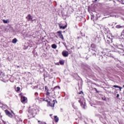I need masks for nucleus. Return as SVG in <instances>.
Wrapping results in <instances>:
<instances>
[{
    "instance_id": "obj_17",
    "label": "nucleus",
    "mask_w": 124,
    "mask_h": 124,
    "mask_svg": "<svg viewBox=\"0 0 124 124\" xmlns=\"http://www.w3.org/2000/svg\"><path fill=\"white\" fill-rule=\"evenodd\" d=\"M50 93H51L50 92V90H48V91L46 92V95L49 96L50 95Z\"/></svg>"
},
{
    "instance_id": "obj_30",
    "label": "nucleus",
    "mask_w": 124,
    "mask_h": 124,
    "mask_svg": "<svg viewBox=\"0 0 124 124\" xmlns=\"http://www.w3.org/2000/svg\"><path fill=\"white\" fill-rule=\"evenodd\" d=\"M119 96H120V94H117V97H119Z\"/></svg>"
},
{
    "instance_id": "obj_38",
    "label": "nucleus",
    "mask_w": 124,
    "mask_h": 124,
    "mask_svg": "<svg viewBox=\"0 0 124 124\" xmlns=\"http://www.w3.org/2000/svg\"><path fill=\"white\" fill-rule=\"evenodd\" d=\"M17 67L18 68V67H19V66H17Z\"/></svg>"
},
{
    "instance_id": "obj_29",
    "label": "nucleus",
    "mask_w": 124,
    "mask_h": 124,
    "mask_svg": "<svg viewBox=\"0 0 124 124\" xmlns=\"http://www.w3.org/2000/svg\"><path fill=\"white\" fill-rule=\"evenodd\" d=\"M3 124H6V122H5V121H3Z\"/></svg>"
},
{
    "instance_id": "obj_18",
    "label": "nucleus",
    "mask_w": 124,
    "mask_h": 124,
    "mask_svg": "<svg viewBox=\"0 0 124 124\" xmlns=\"http://www.w3.org/2000/svg\"><path fill=\"white\" fill-rule=\"evenodd\" d=\"M2 21L4 24H7L8 23V20L3 19Z\"/></svg>"
},
{
    "instance_id": "obj_9",
    "label": "nucleus",
    "mask_w": 124,
    "mask_h": 124,
    "mask_svg": "<svg viewBox=\"0 0 124 124\" xmlns=\"http://www.w3.org/2000/svg\"><path fill=\"white\" fill-rule=\"evenodd\" d=\"M78 102L80 104V106H81V107H82V108H83V109H86V105L83 104V102L81 100H79L78 101Z\"/></svg>"
},
{
    "instance_id": "obj_34",
    "label": "nucleus",
    "mask_w": 124,
    "mask_h": 124,
    "mask_svg": "<svg viewBox=\"0 0 124 124\" xmlns=\"http://www.w3.org/2000/svg\"><path fill=\"white\" fill-rule=\"evenodd\" d=\"M98 0H94V2H96V1H97Z\"/></svg>"
},
{
    "instance_id": "obj_37",
    "label": "nucleus",
    "mask_w": 124,
    "mask_h": 124,
    "mask_svg": "<svg viewBox=\"0 0 124 124\" xmlns=\"http://www.w3.org/2000/svg\"><path fill=\"white\" fill-rule=\"evenodd\" d=\"M50 117H51V116H53V114H50Z\"/></svg>"
},
{
    "instance_id": "obj_14",
    "label": "nucleus",
    "mask_w": 124,
    "mask_h": 124,
    "mask_svg": "<svg viewBox=\"0 0 124 124\" xmlns=\"http://www.w3.org/2000/svg\"><path fill=\"white\" fill-rule=\"evenodd\" d=\"M59 63H60L61 65H63V64H64V60H60Z\"/></svg>"
},
{
    "instance_id": "obj_26",
    "label": "nucleus",
    "mask_w": 124,
    "mask_h": 124,
    "mask_svg": "<svg viewBox=\"0 0 124 124\" xmlns=\"http://www.w3.org/2000/svg\"><path fill=\"white\" fill-rule=\"evenodd\" d=\"M73 108H74V109L77 108V107H76V106H74V105H73Z\"/></svg>"
},
{
    "instance_id": "obj_13",
    "label": "nucleus",
    "mask_w": 124,
    "mask_h": 124,
    "mask_svg": "<svg viewBox=\"0 0 124 124\" xmlns=\"http://www.w3.org/2000/svg\"><path fill=\"white\" fill-rule=\"evenodd\" d=\"M91 47L93 49H95L96 48V45H94V44H92L91 45Z\"/></svg>"
},
{
    "instance_id": "obj_39",
    "label": "nucleus",
    "mask_w": 124,
    "mask_h": 124,
    "mask_svg": "<svg viewBox=\"0 0 124 124\" xmlns=\"http://www.w3.org/2000/svg\"><path fill=\"white\" fill-rule=\"evenodd\" d=\"M123 88H124V85H123Z\"/></svg>"
},
{
    "instance_id": "obj_20",
    "label": "nucleus",
    "mask_w": 124,
    "mask_h": 124,
    "mask_svg": "<svg viewBox=\"0 0 124 124\" xmlns=\"http://www.w3.org/2000/svg\"><path fill=\"white\" fill-rule=\"evenodd\" d=\"M20 90H21V88H20V87H16V93H19V91H20Z\"/></svg>"
},
{
    "instance_id": "obj_21",
    "label": "nucleus",
    "mask_w": 124,
    "mask_h": 124,
    "mask_svg": "<svg viewBox=\"0 0 124 124\" xmlns=\"http://www.w3.org/2000/svg\"><path fill=\"white\" fill-rule=\"evenodd\" d=\"M48 91H49V88H48V87H47V86H46L45 92H48Z\"/></svg>"
},
{
    "instance_id": "obj_2",
    "label": "nucleus",
    "mask_w": 124,
    "mask_h": 124,
    "mask_svg": "<svg viewBox=\"0 0 124 124\" xmlns=\"http://www.w3.org/2000/svg\"><path fill=\"white\" fill-rule=\"evenodd\" d=\"M47 102V104L50 106V107H55V102H57L56 100H53L52 101L50 102L48 101V100H46Z\"/></svg>"
},
{
    "instance_id": "obj_7",
    "label": "nucleus",
    "mask_w": 124,
    "mask_h": 124,
    "mask_svg": "<svg viewBox=\"0 0 124 124\" xmlns=\"http://www.w3.org/2000/svg\"><path fill=\"white\" fill-rule=\"evenodd\" d=\"M60 90H61V88L60 87V86H56L54 88V93L55 92H60Z\"/></svg>"
},
{
    "instance_id": "obj_10",
    "label": "nucleus",
    "mask_w": 124,
    "mask_h": 124,
    "mask_svg": "<svg viewBox=\"0 0 124 124\" xmlns=\"http://www.w3.org/2000/svg\"><path fill=\"white\" fill-rule=\"evenodd\" d=\"M26 19H27L28 21H31L32 19V17H31V14H29L26 17Z\"/></svg>"
},
{
    "instance_id": "obj_22",
    "label": "nucleus",
    "mask_w": 124,
    "mask_h": 124,
    "mask_svg": "<svg viewBox=\"0 0 124 124\" xmlns=\"http://www.w3.org/2000/svg\"><path fill=\"white\" fill-rule=\"evenodd\" d=\"M7 116H9L10 118H12L13 117V115L10 112V114Z\"/></svg>"
},
{
    "instance_id": "obj_12",
    "label": "nucleus",
    "mask_w": 124,
    "mask_h": 124,
    "mask_svg": "<svg viewBox=\"0 0 124 124\" xmlns=\"http://www.w3.org/2000/svg\"><path fill=\"white\" fill-rule=\"evenodd\" d=\"M54 121L55 123L59 122V117H58V116H54Z\"/></svg>"
},
{
    "instance_id": "obj_25",
    "label": "nucleus",
    "mask_w": 124,
    "mask_h": 124,
    "mask_svg": "<svg viewBox=\"0 0 124 124\" xmlns=\"http://www.w3.org/2000/svg\"><path fill=\"white\" fill-rule=\"evenodd\" d=\"M82 93H83V91H80L78 93V94H82Z\"/></svg>"
},
{
    "instance_id": "obj_11",
    "label": "nucleus",
    "mask_w": 124,
    "mask_h": 124,
    "mask_svg": "<svg viewBox=\"0 0 124 124\" xmlns=\"http://www.w3.org/2000/svg\"><path fill=\"white\" fill-rule=\"evenodd\" d=\"M115 28L119 29H124V26H121V25H117L115 26Z\"/></svg>"
},
{
    "instance_id": "obj_33",
    "label": "nucleus",
    "mask_w": 124,
    "mask_h": 124,
    "mask_svg": "<svg viewBox=\"0 0 124 124\" xmlns=\"http://www.w3.org/2000/svg\"><path fill=\"white\" fill-rule=\"evenodd\" d=\"M122 52H124V49H121Z\"/></svg>"
},
{
    "instance_id": "obj_36",
    "label": "nucleus",
    "mask_w": 124,
    "mask_h": 124,
    "mask_svg": "<svg viewBox=\"0 0 124 124\" xmlns=\"http://www.w3.org/2000/svg\"><path fill=\"white\" fill-rule=\"evenodd\" d=\"M105 55H106V56H107V53L106 52V53L105 54Z\"/></svg>"
},
{
    "instance_id": "obj_23",
    "label": "nucleus",
    "mask_w": 124,
    "mask_h": 124,
    "mask_svg": "<svg viewBox=\"0 0 124 124\" xmlns=\"http://www.w3.org/2000/svg\"><path fill=\"white\" fill-rule=\"evenodd\" d=\"M94 90H95V91H96V93H99V92H98V91H97V89L96 88H94Z\"/></svg>"
},
{
    "instance_id": "obj_15",
    "label": "nucleus",
    "mask_w": 124,
    "mask_h": 124,
    "mask_svg": "<svg viewBox=\"0 0 124 124\" xmlns=\"http://www.w3.org/2000/svg\"><path fill=\"white\" fill-rule=\"evenodd\" d=\"M5 113L6 115H7V116H8L10 113V112L9 111V110L6 109L5 110Z\"/></svg>"
},
{
    "instance_id": "obj_31",
    "label": "nucleus",
    "mask_w": 124,
    "mask_h": 124,
    "mask_svg": "<svg viewBox=\"0 0 124 124\" xmlns=\"http://www.w3.org/2000/svg\"><path fill=\"white\" fill-rule=\"evenodd\" d=\"M38 123H39L41 124V121H38Z\"/></svg>"
},
{
    "instance_id": "obj_16",
    "label": "nucleus",
    "mask_w": 124,
    "mask_h": 124,
    "mask_svg": "<svg viewBox=\"0 0 124 124\" xmlns=\"http://www.w3.org/2000/svg\"><path fill=\"white\" fill-rule=\"evenodd\" d=\"M51 47L52 48H53V49H57V46L56 45V44L52 45Z\"/></svg>"
},
{
    "instance_id": "obj_3",
    "label": "nucleus",
    "mask_w": 124,
    "mask_h": 124,
    "mask_svg": "<svg viewBox=\"0 0 124 124\" xmlns=\"http://www.w3.org/2000/svg\"><path fill=\"white\" fill-rule=\"evenodd\" d=\"M69 55V53H68V51L66 50H63L62 52V55L63 57H64L65 58H66V57H68V55Z\"/></svg>"
},
{
    "instance_id": "obj_19",
    "label": "nucleus",
    "mask_w": 124,
    "mask_h": 124,
    "mask_svg": "<svg viewBox=\"0 0 124 124\" xmlns=\"http://www.w3.org/2000/svg\"><path fill=\"white\" fill-rule=\"evenodd\" d=\"M12 43H17V39L15 38V39H13Z\"/></svg>"
},
{
    "instance_id": "obj_28",
    "label": "nucleus",
    "mask_w": 124,
    "mask_h": 124,
    "mask_svg": "<svg viewBox=\"0 0 124 124\" xmlns=\"http://www.w3.org/2000/svg\"><path fill=\"white\" fill-rule=\"evenodd\" d=\"M93 18H94V16H92L91 20H93Z\"/></svg>"
},
{
    "instance_id": "obj_35",
    "label": "nucleus",
    "mask_w": 124,
    "mask_h": 124,
    "mask_svg": "<svg viewBox=\"0 0 124 124\" xmlns=\"http://www.w3.org/2000/svg\"><path fill=\"white\" fill-rule=\"evenodd\" d=\"M117 24H118V23L116 22L114 25H117Z\"/></svg>"
},
{
    "instance_id": "obj_24",
    "label": "nucleus",
    "mask_w": 124,
    "mask_h": 124,
    "mask_svg": "<svg viewBox=\"0 0 124 124\" xmlns=\"http://www.w3.org/2000/svg\"><path fill=\"white\" fill-rule=\"evenodd\" d=\"M113 88H120V86H118V85H113Z\"/></svg>"
},
{
    "instance_id": "obj_41",
    "label": "nucleus",
    "mask_w": 124,
    "mask_h": 124,
    "mask_svg": "<svg viewBox=\"0 0 124 124\" xmlns=\"http://www.w3.org/2000/svg\"><path fill=\"white\" fill-rule=\"evenodd\" d=\"M0 124H1V123H0Z\"/></svg>"
},
{
    "instance_id": "obj_32",
    "label": "nucleus",
    "mask_w": 124,
    "mask_h": 124,
    "mask_svg": "<svg viewBox=\"0 0 124 124\" xmlns=\"http://www.w3.org/2000/svg\"><path fill=\"white\" fill-rule=\"evenodd\" d=\"M22 94H23V93H20L19 94V95H22Z\"/></svg>"
},
{
    "instance_id": "obj_4",
    "label": "nucleus",
    "mask_w": 124,
    "mask_h": 124,
    "mask_svg": "<svg viewBox=\"0 0 124 124\" xmlns=\"http://www.w3.org/2000/svg\"><path fill=\"white\" fill-rule=\"evenodd\" d=\"M62 31H57V33H58V35L62 40H64V38H63V35L62 33Z\"/></svg>"
},
{
    "instance_id": "obj_6",
    "label": "nucleus",
    "mask_w": 124,
    "mask_h": 124,
    "mask_svg": "<svg viewBox=\"0 0 124 124\" xmlns=\"http://www.w3.org/2000/svg\"><path fill=\"white\" fill-rule=\"evenodd\" d=\"M58 26L60 29H62V30H65V29H66V28H67V24L65 25L64 26H62V24L59 23Z\"/></svg>"
},
{
    "instance_id": "obj_27",
    "label": "nucleus",
    "mask_w": 124,
    "mask_h": 124,
    "mask_svg": "<svg viewBox=\"0 0 124 124\" xmlns=\"http://www.w3.org/2000/svg\"><path fill=\"white\" fill-rule=\"evenodd\" d=\"M118 89H120V91H122V89H123V87H121L119 86V87H118Z\"/></svg>"
},
{
    "instance_id": "obj_5",
    "label": "nucleus",
    "mask_w": 124,
    "mask_h": 124,
    "mask_svg": "<svg viewBox=\"0 0 124 124\" xmlns=\"http://www.w3.org/2000/svg\"><path fill=\"white\" fill-rule=\"evenodd\" d=\"M27 98L26 97L24 96H21L20 98V101L22 103H25L27 100Z\"/></svg>"
},
{
    "instance_id": "obj_8",
    "label": "nucleus",
    "mask_w": 124,
    "mask_h": 124,
    "mask_svg": "<svg viewBox=\"0 0 124 124\" xmlns=\"http://www.w3.org/2000/svg\"><path fill=\"white\" fill-rule=\"evenodd\" d=\"M107 41L108 44H110V43H112V38H110V37L107 36Z\"/></svg>"
},
{
    "instance_id": "obj_40",
    "label": "nucleus",
    "mask_w": 124,
    "mask_h": 124,
    "mask_svg": "<svg viewBox=\"0 0 124 124\" xmlns=\"http://www.w3.org/2000/svg\"><path fill=\"white\" fill-rule=\"evenodd\" d=\"M33 20H32V22L33 21Z\"/></svg>"
},
{
    "instance_id": "obj_1",
    "label": "nucleus",
    "mask_w": 124,
    "mask_h": 124,
    "mask_svg": "<svg viewBox=\"0 0 124 124\" xmlns=\"http://www.w3.org/2000/svg\"><path fill=\"white\" fill-rule=\"evenodd\" d=\"M39 112V108H38V107L36 106L30 108L28 110V113L32 116H35L36 115H37V113Z\"/></svg>"
}]
</instances>
